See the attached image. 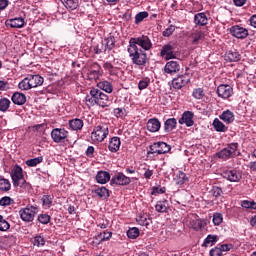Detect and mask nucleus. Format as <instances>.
<instances>
[{
  "label": "nucleus",
  "instance_id": "1",
  "mask_svg": "<svg viewBox=\"0 0 256 256\" xmlns=\"http://www.w3.org/2000/svg\"><path fill=\"white\" fill-rule=\"evenodd\" d=\"M85 99L86 103L92 107L93 105H99V107L105 108L111 105L109 96L97 88H92L90 90V95H87Z\"/></svg>",
  "mask_w": 256,
  "mask_h": 256
},
{
  "label": "nucleus",
  "instance_id": "2",
  "mask_svg": "<svg viewBox=\"0 0 256 256\" xmlns=\"http://www.w3.org/2000/svg\"><path fill=\"white\" fill-rule=\"evenodd\" d=\"M128 49H134L139 51H151L153 49V42L151 38L147 35H142L139 37H132L129 40Z\"/></svg>",
  "mask_w": 256,
  "mask_h": 256
},
{
  "label": "nucleus",
  "instance_id": "3",
  "mask_svg": "<svg viewBox=\"0 0 256 256\" xmlns=\"http://www.w3.org/2000/svg\"><path fill=\"white\" fill-rule=\"evenodd\" d=\"M127 52L129 53V57L133 65H137L138 67H145L147 63H149V57H147V53H145L143 50L127 48Z\"/></svg>",
  "mask_w": 256,
  "mask_h": 256
},
{
  "label": "nucleus",
  "instance_id": "4",
  "mask_svg": "<svg viewBox=\"0 0 256 256\" xmlns=\"http://www.w3.org/2000/svg\"><path fill=\"white\" fill-rule=\"evenodd\" d=\"M237 149H239V143H230L226 148H223L221 151L216 153V157H218V159H222V161H228V159L236 157Z\"/></svg>",
  "mask_w": 256,
  "mask_h": 256
},
{
  "label": "nucleus",
  "instance_id": "5",
  "mask_svg": "<svg viewBox=\"0 0 256 256\" xmlns=\"http://www.w3.org/2000/svg\"><path fill=\"white\" fill-rule=\"evenodd\" d=\"M12 183L15 187H24L27 184L25 175H23V168L19 165H15L10 173Z\"/></svg>",
  "mask_w": 256,
  "mask_h": 256
},
{
  "label": "nucleus",
  "instance_id": "6",
  "mask_svg": "<svg viewBox=\"0 0 256 256\" xmlns=\"http://www.w3.org/2000/svg\"><path fill=\"white\" fill-rule=\"evenodd\" d=\"M37 213H39V209L32 205H28L19 211L20 219L25 223L33 222Z\"/></svg>",
  "mask_w": 256,
  "mask_h": 256
},
{
  "label": "nucleus",
  "instance_id": "7",
  "mask_svg": "<svg viewBox=\"0 0 256 256\" xmlns=\"http://www.w3.org/2000/svg\"><path fill=\"white\" fill-rule=\"evenodd\" d=\"M107 135H109V127H107V125H98L94 128L91 134V139L92 141L103 143V141L107 139Z\"/></svg>",
  "mask_w": 256,
  "mask_h": 256
},
{
  "label": "nucleus",
  "instance_id": "8",
  "mask_svg": "<svg viewBox=\"0 0 256 256\" xmlns=\"http://www.w3.org/2000/svg\"><path fill=\"white\" fill-rule=\"evenodd\" d=\"M171 151V145L165 143V142H155L152 145H150V150L148 153L151 155H165V153H169Z\"/></svg>",
  "mask_w": 256,
  "mask_h": 256
},
{
  "label": "nucleus",
  "instance_id": "9",
  "mask_svg": "<svg viewBox=\"0 0 256 256\" xmlns=\"http://www.w3.org/2000/svg\"><path fill=\"white\" fill-rule=\"evenodd\" d=\"M67 137H69V131L65 128H54L51 131V138L54 143H65Z\"/></svg>",
  "mask_w": 256,
  "mask_h": 256
},
{
  "label": "nucleus",
  "instance_id": "10",
  "mask_svg": "<svg viewBox=\"0 0 256 256\" xmlns=\"http://www.w3.org/2000/svg\"><path fill=\"white\" fill-rule=\"evenodd\" d=\"M230 35L236 39H247L249 30L240 25H234L230 28Z\"/></svg>",
  "mask_w": 256,
  "mask_h": 256
},
{
  "label": "nucleus",
  "instance_id": "11",
  "mask_svg": "<svg viewBox=\"0 0 256 256\" xmlns=\"http://www.w3.org/2000/svg\"><path fill=\"white\" fill-rule=\"evenodd\" d=\"M223 177L227 179V181H230V183H239L243 178V174L237 169H232L224 171Z\"/></svg>",
  "mask_w": 256,
  "mask_h": 256
},
{
  "label": "nucleus",
  "instance_id": "12",
  "mask_svg": "<svg viewBox=\"0 0 256 256\" xmlns=\"http://www.w3.org/2000/svg\"><path fill=\"white\" fill-rule=\"evenodd\" d=\"M190 81L191 77L189 74H183L172 80V87L173 89H183Z\"/></svg>",
  "mask_w": 256,
  "mask_h": 256
},
{
  "label": "nucleus",
  "instance_id": "13",
  "mask_svg": "<svg viewBox=\"0 0 256 256\" xmlns=\"http://www.w3.org/2000/svg\"><path fill=\"white\" fill-rule=\"evenodd\" d=\"M110 183L111 185L127 186L131 184V179L123 174V172H118L112 177Z\"/></svg>",
  "mask_w": 256,
  "mask_h": 256
},
{
  "label": "nucleus",
  "instance_id": "14",
  "mask_svg": "<svg viewBox=\"0 0 256 256\" xmlns=\"http://www.w3.org/2000/svg\"><path fill=\"white\" fill-rule=\"evenodd\" d=\"M160 57H165L166 61L176 59L175 47L171 44H165L160 51Z\"/></svg>",
  "mask_w": 256,
  "mask_h": 256
},
{
  "label": "nucleus",
  "instance_id": "15",
  "mask_svg": "<svg viewBox=\"0 0 256 256\" xmlns=\"http://www.w3.org/2000/svg\"><path fill=\"white\" fill-rule=\"evenodd\" d=\"M181 71V64L177 61H168L164 66V73L167 75H177Z\"/></svg>",
  "mask_w": 256,
  "mask_h": 256
},
{
  "label": "nucleus",
  "instance_id": "16",
  "mask_svg": "<svg viewBox=\"0 0 256 256\" xmlns=\"http://www.w3.org/2000/svg\"><path fill=\"white\" fill-rule=\"evenodd\" d=\"M195 114L191 111H184L181 118L178 120L180 125H186V127H193L195 121H193Z\"/></svg>",
  "mask_w": 256,
  "mask_h": 256
},
{
  "label": "nucleus",
  "instance_id": "17",
  "mask_svg": "<svg viewBox=\"0 0 256 256\" xmlns=\"http://www.w3.org/2000/svg\"><path fill=\"white\" fill-rule=\"evenodd\" d=\"M217 95L221 99H229L233 95V88L227 84H221L217 88Z\"/></svg>",
  "mask_w": 256,
  "mask_h": 256
},
{
  "label": "nucleus",
  "instance_id": "18",
  "mask_svg": "<svg viewBox=\"0 0 256 256\" xmlns=\"http://www.w3.org/2000/svg\"><path fill=\"white\" fill-rule=\"evenodd\" d=\"M103 75V70L101 69V65L99 63L94 62L90 66V70L88 72V79L97 80L99 77Z\"/></svg>",
  "mask_w": 256,
  "mask_h": 256
},
{
  "label": "nucleus",
  "instance_id": "19",
  "mask_svg": "<svg viewBox=\"0 0 256 256\" xmlns=\"http://www.w3.org/2000/svg\"><path fill=\"white\" fill-rule=\"evenodd\" d=\"M6 27H11V29H21L25 27V19L22 17L8 19L6 20Z\"/></svg>",
  "mask_w": 256,
  "mask_h": 256
},
{
  "label": "nucleus",
  "instance_id": "20",
  "mask_svg": "<svg viewBox=\"0 0 256 256\" xmlns=\"http://www.w3.org/2000/svg\"><path fill=\"white\" fill-rule=\"evenodd\" d=\"M27 77L30 81V86L32 87V89H35V87H41V85L45 83V79L39 74H28Z\"/></svg>",
  "mask_w": 256,
  "mask_h": 256
},
{
  "label": "nucleus",
  "instance_id": "21",
  "mask_svg": "<svg viewBox=\"0 0 256 256\" xmlns=\"http://www.w3.org/2000/svg\"><path fill=\"white\" fill-rule=\"evenodd\" d=\"M147 129L150 133H157L161 129V121L157 118H151L147 122Z\"/></svg>",
  "mask_w": 256,
  "mask_h": 256
},
{
  "label": "nucleus",
  "instance_id": "22",
  "mask_svg": "<svg viewBox=\"0 0 256 256\" xmlns=\"http://www.w3.org/2000/svg\"><path fill=\"white\" fill-rule=\"evenodd\" d=\"M194 23L199 27H205L209 23V19L207 18V14L204 12H200L195 14L194 16Z\"/></svg>",
  "mask_w": 256,
  "mask_h": 256
},
{
  "label": "nucleus",
  "instance_id": "23",
  "mask_svg": "<svg viewBox=\"0 0 256 256\" xmlns=\"http://www.w3.org/2000/svg\"><path fill=\"white\" fill-rule=\"evenodd\" d=\"M121 148V138L114 136L110 139L108 149L111 153H117Z\"/></svg>",
  "mask_w": 256,
  "mask_h": 256
},
{
  "label": "nucleus",
  "instance_id": "24",
  "mask_svg": "<svg viewBox=\"0 0 256 256\" xmlns=\"http://www.w3.org/2000/svg\"><path fill=\"white\" fill-rule=\"evenodd\" d=\"M96 181L97 183H100V185H105V183H109L111 181V174L107 171H98L96 175Z\"/></svg>",
  "mask_w": 256,
  "mask_h": 256
},
{
  "label": "nucleus",
  "instance_id": "25",
  "mask_svg": "<svg viewBox=\"0 0 256 256\" xmlns=\"http://www.w3.org/2000/svg\"><path fill=\"white\" fill-rule=\"evenodd\" d=\"M92 193H95L99 199H107L108 197H111V194L109 193V189L105 188V186L96 187L92 190Z\"/></svg>",
  "mask_w": 256,
  "mask_h": 256
},
{
  "label": "nucleus",
  "instance_id": "26",
  "mask_svg": "<svg viewBox=\"0 0 256 256\" xmlns=\"http://www.w3.org/2000/svg\"><path fill=\"white\" fill-rule=\"evenodd\" d=\"M219 119L226 123V125H231V123L235 121V114L231 112V110H226L222 112V114L219 116Z\"/></svg>",
  "mask_w": 256,
  "mask_h": 256
},
{
  "label": "nucleus",
  "instance_id": "27",
  "mask_svg": "<svg viewBox=\"0 0 256 256\" xmlns=\"http://www.w3.org/2000/svg\"><path fill=\"white\" fill-rule=\"evenodd\" d=\"M14 105H25L27 103V96L21 92H15L11 97Z\"/></svg>",
  "mask_w": 256,
  "mask_h": 256
},
{
  "label": "nucleus",
  "instance_id": "28",
  "mask_svg": "<svg viewBox=\"0 0 256 256\" xmlns=\"http://www.w3.org/2000/svg\"><path fill=\"white\" fill-rule=\"evenodd\" d=\"M225 60L230 63H237V61H241V54L236 50H230L225 54Z\"/></svg>",
  "mask_w": 256,
  "mask_h": 256
},
{
  "label": "nucleus",
  "instance_id": "29",
  "mask_svg": "<svg viewBox=\"0 0 256 256\" xmlns=\"http://www.w3.org/2000/svg\"><path fill=\"white\" fill-rule=\"evenodd\" d=\"M68 125H69L70 129H72V131H81V129H83V125H85V123L83 122V120H81L79 118H74L72 120H69Z\"/></svg>",
  "mask_w": 256,
  "mask_h": 256
},
{
  "label": "nucleus",
  "instance_id": "30",
  "mask_svg": "<svg viewBox=\"0 0 256 256\" xmlns=\"http://www.w3.org/2000/svg\"><path fill=\"white\" fill-rule=\"evenodd\" d=\"M212 127L217 131V133H227L229 129L219 118H215L212 123Z\"/></svg>",
  "mask_w": 256,
  "mask_h": 256
},
{
  "label": "nucleus",
  "instance_id": "31",
  "mask_svg": "<svg viewBox=\"0 0 256 256\" xmlns=\"http://www.w3.org/2000/svg\"><path fill=\"white\" fill-rule=\"evenodd\" d=\"M174 129H177V119L176 118H168L164 122V131L166 133H171V131H174Z\"/></svg>",
  "mask_w": 256,
  "mask_h": 256
},
{
  "label": "nucleus",
  "instance_id": "32",
  "mask_svg": "<svg viewBox=\"0 0 256 256\" xmlns=\"http://www.w3.org/2000/svg\"><path fill=\"white\" fill-rule=\"evenodd\" d=\"M155 209L158 213H168L169 211V201L160 200L156 203Z\"/></svg>",
  "mask_w": 256,
  "mask_h": 256
},
{
  "label": "nucleus",
  "instance_id": "33",
  "mask_svg": "<svg viewBox=\"0 0 256 256\" xmlns=\"http://www.w3.org/2000/svg\"><path fill=\"white\" fill-rule=\"evenodd\" d=\"M136 221L138 225H141L142 227H149L151 225V217H149L148 214H140L137 216Z\"/></svg>",
  "mask_w": 256,
  "mask_h": 256
},
{
  "label": "nucleus",
  "instance_id": "34",
  "mask_svg": "<svg viewBox=\"0 0 256 256\" xmlns=\"http://www.w3.org/2000/svg\"><path fill=\"white\" fill-rule=\"evenodd\" d=\"M189 181V178L187 177V174H185L183 171H178L174 177V182L176 185H185Z\"/></svg>",
  "mask_w": 256,
  "mask_h": 256
},
{
  "label": "nucleus",
  "instance_id": "35",
  "mask_svg": "<svg viewBox=\"0 0 256 256\" xmlns=\"http://www.w3.org/2000/svg\"><path fill=\"white\" fill-rule=\"evenodd\" d=\"M98 89H101L102 91H105V93H113V84L111 82L104 80L100 81L97 84Z\"/></svg>",
  "mask_w": 256,
  "mask_h": 256
},
{
  "label": "nucleus",
  "instance_id": "36",
  "mask_svg": "<svg viewBox=\"0 0 256 256\" xmlns=\"http://www.w3.org/2000/svg\"><path fill=\"white\" fill-rule=\"evenodd\" d=\"M219 241V237L217 235H211L209 234L203 244H202V247H213V245L216 244V242Z\"/></svg>",
  "mask_w": 256,
  "mask_h": 256
},
{
  "label": "nucleus",
  "instance_id": "37",
  "mask_svg": "<svg viewBox=\"0 0 256 256\" xmlns=\"http://www.w3.org/2000/svg\"><path fill=\"white\" fill-rule=\"evenodd\" d=\"M192 39V45H198L200 41H203L205 39V34L203 31H196L191 34Z\"/></svg>",
  "mask_w": 256,
  "mask_h": 256
},
{
  "label": "nucleus",
  "instance_id": "38",
  "mask_svg": "<svg viewBox=\"0 0 256 256\" xmlns=\"http://www.w3.org/2000/svg\"><path fill=\"white\" fill-rule=\"evenodd\" d=\"M61 3H63L66 9H71L72 11L79 7V0H61Z\"/></svg>",
  "mask_w": 256,
  "mask_h": 256
},
{
  "label": "nucleus",
  "instance_id": "39",
  "mask_svg": "<svg viewBox=\"0 0 256 256\" xmlns=\"http://www.w3.org/2000/svg\"><path fill=\"white\" fill-rule=\"evenodd\" d=\"M105 47H104V51L103 53H107V49L108 51H111L112 49H115V37L114 36H110L108 38L105 39Z\"/></svg>",
  "mask_w": 256,
  "mask_h": 256
},
{
  "label": "nucleus",
  "instance_id": "40",
  "mask_svg": "<svg viewBox=\"0 0 256 256\" xmlns=\"http://www.w3.org/2000/svg\"><path fill=\"white\" fill-rule=\"evenodd\" d=\"M0 191H4V193L11 191V182L9 179L0 178Z\"/></svg>",
  "mask_w": 256,
  "mask_h": 256
},
{
  "label": "nucleus",
  "instance_id": "41",
  "mask_svg": "<svg viewBox=\"0 0 256 256\" xmlns=\"http://www.w3.org/2000/svg\"><path fill=\"white\" fill-rule=\"evenodd\" d=\"M18 88L21 91H29V89H33L31 86V82L29 81L28 76L26 78H24L19 84H18Z\"/></svg>",
  "mask_w": 256,
  "mask_h": 256
},
{
  "label": "nucleus",
  "instance_id": "42",
  "mask_svg": "<svg viewBox=\"0 0 256 256\" xmlns=\"http://www.w3.org/2000/svg\"><path fill=\"white\" fill-rule=\"evenodd\" d=\"M103 69H105V71H108L109 75L117 76V69L115 68V66H113V64H111V62H105L103 64Z\"/></svg>",
  "mask_w": 256,
  "mask_h": 256
},
{
  "label": "nucleus",
  "instance_id": "43",
  "mask_svg": "<svg viewBox=\"0 0 256 256\" xmlns=\"http://www.w3.org/2000/svg\"><path fill=\"white\" fill-rule=\"evenodd\" d=\"M11 107V100L7 98H1L0 99V111L2 113L7 112V110Z\"/></svg>",
  "mask_w": 256,
  "mask_h": 256
},
{
  "label": "nucleus",
  "instance_id": "44",
  "mask_svg": "<svg viewBox=\"0 0 256 256\" xmlns=\"http://www.w3.org/2000/svg\"><path fill=\"white\" fill-rule=\"evenodd\" d=\"M40 163H43V157L38 156L36 158H32L26 161L27 167H37Z\"/></svg>",
  "mask_w": 256,
  "mask_h": 256
},
{
  "label": "nucleus",
  "instance_id": "45",
  "mask_svg": "<svg viewBox=\"0 0 256 256\" xmlns=\"http://www.w3.org/2000/svg\"><path fill=\"white\" fill-rule=\"evenodd\" d=\"M53 195H44L42 196V205L43 207H46V209H49L51 205H53Z\"/></svg>",
  "mask_w": 256,
  "mask_h": 256
},
{
  "label": "nucleus",
  "instance_id": "46",
  "mask_svg": "<svg viewBox=\"0 0 256 256\" xmlns=\"http://www.w3.org/2000/svg\"><path fill=\"white\" fill-rule=\"evenodd\" d=\"M192 97L197 100L203 99V97H205V90L203 88H194L192 91Z\"/></svg>",
  "mask_w": 256,
  "mask_h": 256
},
{
  "label": "nucleus",
  "instance_id": "47",
  "mask_svg": "<svg viewBox=\"0 0 256 256\" xmlns=\"http://www.w3.org/2000/svg\"><path fill=\"white\" fill-rule=\"evenodd\" d=\"M112 236H113V233L104 231V232H101L100 234H98L96 236V239L98 241H100V243H101L103 241H109Z\"/></svg>",
  "mask_w": 256,
  "mask_h": 256
},
{
  "label": "nucleus",
  "instance_id": "48",
  "mask_svg": "<svg viewBox=\"0 0 256 256\" xmlns=\"http://www.w3.org/2000/svg\"><path fill=\"white\" fill-rule=\"evenodd\" d=\"M15 200L9 196H4L0 199V207H9V205H13Z\"/></svg>",
  "mask_w": 256,
  "mask_h": 256
},
{
  "label": "nucleus",
  "instance_id": "49",
  "mask_svg": "<svg viewBox=\"0 0 256 256\" xmlns=\"http://www.w3.org/2000/svg\"><path fill=\"white\" fill-rule=\"evenodd\" d=\"M147 17H149V12L147 11L139 12L135 16V24L139 25V23H142V21L147 19Z\"/></svg>",
  "mask_w": 256,
  "mask_h": 256
},
{
  "label": "nucleus",
  "instance_id": "50",
  "mask_svg": "<svg viewBox=\"0 0 256 256\" xmlns=\"http://www.w3.org/2000/svg\"><path fill=\"white\" fill-rule=\"evenodd\" d=\"M139 235H140V232H139V228H137V227L130 228L127 231L128 239H137V237H139Z\"/></svg>",
  "mask_w": 256,
  "mask_h": 256
},
{
  "label": "nucleus",
  "instance_id": "51",
  "mask_svg": "<svg viewBox=\"0 0 256 256\" xmlns=\"http://www.w3.org/2000/svg\"><path fill=\"white\" fill-rule=\"evenodd\" d=\"M9 229H11V224H9L7 220H5L3 215H0V231L5 232L9 231Z\"/></svg>",
  "mask_w": 256,
  "mask_h": 256
},
{
  "label": "nucleus",
  "instance_id": "52",
  "mask_svg": "<svg viewBox=\"0 0 256 256\" xmlns=\"http://www.w3.org/2000/svg\"><path fill=\"white\" fill-rule=\"evenodd\" d=\"M210 193L215 197V199H219V197L223 195V189L219 186H212Z\"/></svg>",
  "mask_w": 256,
  "mask_h": 256
},
{
  "label": "nucleus",
  "instance_id": "53",
  "mask_svg": "<svg viewBox=\"0 0 256 256\" xmlns=\"http://www.w3.org/2000/svg\"><path fill=\"white\" fill-rule=\"evenodd\" d=\"M192 223L194 224L193 229L195 231H201L202 229L205 228V225H206V223L201 219L195 220Z\"/></svg>",
  "mask_w": 256,
  "mask_h": 256
},
{
  "label": "nucleus",
  "instance_id": "54",
  "mask_svg": "<svg viewBox=\"0 0 256 256\" xmlns=\"http://www.w3.org/2000/svg\"><path fill=\"white\" fill-rule=\"evenodd\" d=\"M149 83H151V79L149 78H144L140 80L138 83V89L140 91H143V89H147V87H149Z\"/></svg>",
  "mask_w": 256,
  "mask_h": 256
},
{
  "label": "nucleus",
  "instance_id": "55",
  "mask_svg": "<svg viewBox=\"0 0 256 256\" xmlns=\"http://www.w3.org/2000/svg\"><path fill=\"white\" fill-rule=\"evenodd\" d=\"M38 221L42 225H47L51 221V216L48 214H40L38 216Z\"/></svg>",
  "mask_w": 256,
  "mask_h": 256
},
{
  "label": "nucleus",
  "instance_id": "56",
  "mask_svg": "<svg viewBox=\"0 0 256 256\" xmlns=\"http://www.w3.org/2000/svg\"><path fill=\"white\" fill-rule=\"evenodd\" d=\"M214 225L219 226L223 223V214L221 213H214L212 219Z\"/></svg>",
  "mask_w": 256,
  "mask_h": 256
},
{
  "label": "nucleus",
  "instance_id": "57",
  "mask_svg": "<svg viewBox=\"0 0 256 256\" xmlns=\"http://www.w3.org/2000/svg\"><path fill=\"white\" fill-rule=\"evenodd\" d=\"M175 29H176L175 25H170L168 28H166L163 31V33H162L163 37H171V35H173V33H175Z\"/></svg>",
  "mask_w": 256,
  "mask_h": 256
},
{
  "label": "nucleus",
  "instance_id": "58",
  "mask_svg": "<svg viewBox=\"0 0 256 256\" xmlns=\"http://www.w3.org/2000/svg\"><path fill=\"white\" fill-rule=\"evenodd\" d=\"M34 245L36 247H43V245H45V238H43L41 236H36L34 238Z\"/></svg>",
  "mask_w": 256,
  "mask_h": 256
},
{
  "label": "nucleus",
  "instance_id": "59",
  "mask_svg": "<svg viewBox=\"0 0 256 256\" xmlns=\"http://www.w3.org/2000/svg\"><path fill=\"white\" fill-rule=\"evenodd\" d=\"M85 155H86V157L93 159V157H95V147L88 146V148L85 151Z\"/></svg>",
  "mask_w": 256,
  "mask_h": 256
},
{
  "label": "nucleus",
  "instance_id": "60",
  "mask_svg": "<svg viewBox=\"0 0 256 256\" xmlns=\"http://www.w3.org/2000/svg\"><path fill=\"white\" fill-rule=\"evenodd\" d=\"M210 256H223V253L221 252V248L219 246H216L210 250Z\"/></svg>",
  "mask_w": 256,
  "mask_h": 256
},
{
  "label": "nucleus",
  "instance_id": "61",
  "mask_svg": "<svg viewBox=\"0 0 256 256\" xmlns=\"http://www.w3.org/2000/svg\"><path fill=\"white\" fill-rule=\"evenodd\" d=\"M167 189L165 187L159 188V187H153L152 188V195H161L165 193Z\"/></svg>",
  "mask_w": 256,
  "mask_h": 256
},
{
  "label": "nucleus",
  "instance_id": "62",
  "mask_svg": "<svg viewBox=\"0 0 256 256\" xmlns=\"http://www.w3.org/2000/svg\"><path fill=\"white\" fill-rule=\"evenodd\" d=\"M10 89L9 82L0 80V91H8Z\"/></svg>",
  "mask_w": 256,
  "mask_h": 256
},
{
  "label": "nucleus",
  "instance_id": "63",
  "mask_svg": "<svg viewBox=\"0 0 256 256\" xmlns=\"http://www.w3.org/2000/svg\"><path fill=\"white\" fill-rule=\"evenodd\" d=\"M144 177L146 179H151V177H153V170L149 169V168H144Z\"/></svg>",
  "mask_w": 256,
  "mask_h": 256
},
{
  "label": "nucleus",
  "instance_id": "64",
  "mask_svg": "<svg viewBox=\"0 0 256 256\" xmlns=\"http://www.w3.org/2000/svg\"><path fill=\"white\" fill-rule=\"evenodd\" d=\"M113 113L115 115V117H123L124 113H123V108H115L113 110Z\"/></svg>",
  "mask_w": 256,
  "mask_h": 256
}]
</instances>
